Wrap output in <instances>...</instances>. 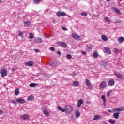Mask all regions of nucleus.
Instances as JSON below:
<instances>
[{
  "label": "nucleus",
  "instance_id": "f257e3e1",
  "mask_svg": "<svg viewBox=\"0 0 124 124\" xmlns=\"http://www.w3.org/2000/svg\"><path fill=\"white\" fill-rule=\"evenodd\" d=\"M73 111V108L71 105H67L65 108V112L66 114H70Z\"/></svg>",
  "mask_w": 124,
  "mask_h": 124
},
{
  "label": "nucleus",
  "instance_id": "4c0bfd02",
  "mask_svg": "<svg viewBox=\"0 0 124 124\" xmlns=\"http://www.w3.org/2000/svg\"><path fill=\"white\" fill-rule=\"evenodd\" d=\"M81 15H82V16H84V17H86L88 16V14H87L86 13H81Z\"/></svg>",
  "mask_w": 124,
  "mask_h": 124
},
{
  "label": "nucleus",
  "instance_id": "b1692460",
  "mask_svg": "<svg viewBox=\"0 0 124 124\" xmlns=\"http://www.w3.org/2000/svg\"><path fill=\"white\" fill-rule=\"evenodd\" d=\"M58 110H59V111H61V112H62V113L65 112V108H63L61 106L58 107Z\"/></svg>",
  "mask_w": 124,
  "mask_h": 124
},
{
  "label": "nucleus",
  "instance_id": "09e8293b",
  "mask_svg": "<svg viewBox=\"0 0 124 124\" xmlns=\"http://www.w3.org/2000/svg\"><path fill=\"white\" fill-rule=\"evenodd\" d=\"M72 76L73 77H75V76H76V74L75 73H73Z\"/></svg>",
  "mask_w": 124,
  "mask_h": 124
},
{
  "label": "nucleus",
  "instance_id": "a211bd4d",
  "mask_svg": "<svg viewBox=\"0 0 124 124\" xmlns=\"http://www.w3.org/2000/svg\"><path fill=\"white\" fill-rule=\"evenodd\" d=\"M28 101H32V100H34V96L33 95H30L27 98Z\"/></svg>",
  "mask_w": 124,
  "mask_h": 124
},
{
  "label": "nucleus",
  "instance_id": "6e6d98bb",
  "mask_svg": "<svg viewBox=\"0 0 124 124\" xmlns=\"http://www.w3.org/2000/svg\"><path fill=\"white\" fill-rule=\"evenodd\" d=\"M103 105L105 106H106V104H105V102H104V103H103Z\"/></svg>",
  "mask_w": 124,
  "mask_h": 124
},
{
  "label": "nucleus",
  "instance_id": "4d7b16f0",
  "mask_svg": "<svg viewBox=\"0 0 124 124\" xmlns=\"http://www.w3.org/2000/svg\"><path fill=\"white\" fill-rule=\"evenodd\" d=\"M111 0H107V1H110Z\"/></svg>",
  "mask_w": 124,
  "mask_h": 124
},
{
  "label": "nucleus",
  "instance_id": "4be33fe9",
  "mask_svg": "<svg viewBox=\"0 0 124 124\" xmlns=\"http://www.w3.org/2000/svg\"><path fill=\"white\" fill-rule=\"evenodd\" d=\"M60 44L61 46L63 47V48H66V47H67L66 44L64 42H60Z\"/></svg>",
  "mask_w": 124,
  "mask_h": 124
},
{
  "label": "nucleus",
  "instance_id": "9d476101",
  "mask_svg": "<svg viewBox=\"0 0 124 124\" xmlns=\"http://www.w3.org/2000/svg\"><path fill=\"white\" fill-rule=\"evenodd\" d=\"M115 75H116V77L117 78H119V79H123L124 78V77H123V75L120 74V73L118 72H115L114 73Z\"/></svg>",
  "mask_w": 124,
  "mask_h": 124
},
{
  "label": "nucleus",
  "instance_id": "72a5a7b5",
  "mask_svg": "<svg viewBox=\"0 0 124 124\" xmlns=\"http://www.w3.org/2000/svg\"><path fill=\"white\" fill-rule=\"evenodd\" d=\"M37 84H35V83H31L30 84H29V86L31 87V88H33L34 87H35L36 86H37Z\"/></svg>",
  "mask_w": 124,
  "mask_h": 124
},
{
  "label": "nucleus",
  "instance_id": "7c9ffc66",
  "mask_svg": "<svg viewBox=\"0 0 124 124\" xmlns=\"http://www.w3.org/2000/svg\"><path fill=\"white\" fill-rule=\"evenodd\" d=\"M18 35H19L21 37H24V33L21 31H18Z\"/></svg>",
  "mask_w": 124,
  "mask_h": 124
},
{
  "label": "nucleus",
  "instance_id": "20e7f679",
  "mask_svg": "<svg viewBox=\"0 0 124 124\" xmlns=\"http://www.w3.org/2000/svg\"><path fill=\"white\" fill-rule=\"evenodd\" d=\"M86 85L87 87H88V89H89V90H92V89H93L92 83H91V82H90V80L89 79L86 80Z\"/></svg>",
  "mask_w": 124,
  "mask_h": 124
},
{
  "label": "nucleus",
  "instance_id": "c9c22d12",
  "mask_svg": "<svg viewBox=\"0 0 124 124\" xmlns=\"http://www.w3.org/2000/svg\"><path fill=\"white\" fill-rule=\"evenodd\" d=\"M29 35L31 39H32L34 37L32 33H30Z\"/></svg>",
  "mask_w": 124,
  "mask_h": 124
},
{
  "label": "nucleus",
  "instance_id": "a19ab883",
  "mask_svg": "<svg viewBox=\"0 0 124 124\" xmlns=\"http://www.w3.org/2000/svg\"><path fill=\"white\" fill-rule=\"evenodd\" d=\"M35 52L36 53H39V52H40V50H39V49H35Z\"/></svg>",
  "mask_w": 124,
  "mask_h": 124
},
{
  "label": "nucleus",
  "instance_id": "bf43d9fd",
  "mask_svg": "<svg viewBox=\"0 0 124 124\" xmlns=\"http://www.w3.org/2000/svg\"><path fill=\"white\" fill-rule=\"evenodd\" d=\"M1 2H2V1H0V3H1Z\"/></svg>",
  "mask_w": 124,
  "mask_h": 124
},
{
  "label": "nucleus",
  "instance_id": "3c124183",
  "mask_svg": "<svg viewBox=\"0 0 124 124\" xmlns=\"http://www.w3.org/2000/svg\"><path fill=\"white\" fill-rule=\"evenodd\" d=\"M15 70H16V68H13L12 69V71H15Z\"/></svg>",
  "mask_w": 124,
  "mask_h": 124
},
{
  "label": "nucleus",
  "instance_id": "79ce46f5",
  "mask_svg": "<svg viewBox=\"0 0 124 124\" xmlns=\"http://www.w3.org/2000/svg\"><path fill=\"white\" fill-rule=\"evenodd\" d=\"M62 28L64 31H67V28L64 27V26H62Z\"/></svg>",
  "mask_w": 124,
  "mask_h": 124
},
{
  "label": "nucleus",
  "instance_id": "864d4df0",
  "mask_svg": "<svg viewBox=\"0 0 124 124\" xmlns=\"http://www.w3.org/2000/svg\"><path fill=\"white\" fill-rule=\"evenodd\" d=\"M52 22L53 23V24H56V21L55 20H53Z\"/></svg>",
  "mask_w": 124,
  "mask_h": 124
},
{
  "label": "nucleus",
  "instance_id": "6ab92c4d",
  "mask_svg": "<svg viewBox=\"0 0 124 124\" xmlns=\"http://www.w3.org/2000/svg\"><path fill=\"white\" fill-rule=\"evenodd\" d=\"M20 94V89L18 88H16L15 91V95H19Z\"/></svg>",
  "mask_w": 124,
  "mask_h": 124
},
{
  "label": "nucleus",
  "instance_id": "5701e85b",
  "mask_svg": "<svg viewBox=\"0 0 124 124\" xmlns=\"http://www.w3.org/2000/svg\"><path fill=\"white\" fill-rule=\"evenodd\" d=\"M99 119H101V116H100V115H96L94 116L93 120V121H96V120H98Z\"/></svg>",
  "mask_w": 124,
  "mask_h": 124
},
{
  "label": "nucleus",
  "instance_id": "de8ad7c7",
  "mask_svg": "<svg viewBox=\"0 0 124 124\" xmlns=\"http://www.w3.org/2000/svg\"><path fill=\"white\" fill-rule=\"evenodd\" d=\"M0 114L1 115L3 114V111L2 110H1V109H0Z\"/></svg>",
  "mask_w": 124,
  "mask_h": 124
},
{
  "label": "nucleus",
  "instance_id": "2f4dec72",
  "mask_svg": "<svg viewBox=\"0 0 124 124\" xmlns=\"http://www.w3.org/2000/svg\"><path fill=\"white\" fill-rule=\"evenodd\" d=\"M108 122L109 123H110V124H115L116 123V121L114 119H109L108 120Z\"/></svg>",
  "mask_w": 124,
  "mask_h": 124
},
{
  "label": "nucleus",
  "instance_id": "412c9836",
  "mask_svg": "<svg viewBox=\"0 0 124 124\" xmlns=\"http://www.w3.org/2000/svg\"><path fill=\"white\" fill-rule=\"evenodd\" d=\"M73 84L75 87H79V86H80V83L78 81H74Z\"/></svg>",
  "mask_w": 124,
  "mask_h": 124
},
{
  "label": "nucleus",
  "instance_id": "a878e982",
  "mask_svg": "<svg viewBox=\"0 0 124 124\" xmlns=\"http://www.w3.org/2000/svg\"><path fill=\"white\" fill-rule=\"evenodd\" d=\"M101 37L103 41H107L108 40V37L105 35H102Z\"/></svg>",
  "mask_w": 124,
  "mask_h": 124
},
{
  "label": "nucleus",
  "instance_id": "39448f33",
  "mask_svg": "<svg viewBox=\"0 0 124 124\" xmlns=\"http://www.w3.org/2000/svg\"><path fill=\"white\" fill-rule=\"evenodd\" d=\"M113 110L114 112H123V111L124 110V108L123 107H120L118 108H114Z\"/></svg>",
  "mask_w": 124,
  "mask_h": 124
},
{
  "label": "nucleus",
  "instance_id": "c85d7f7f",
  "mask_svg": "<svg viewBox=\"0 0 124 124\" xmlns=\"http://www.w3.org/2000/svg\"><path fill=\"white\" fill-rule=\"evenodd\" d=\"M75 115H76V118H79L80 117V111H79V110L76 111Z\"/></svg>",
  "mask_w": 124,
  "mask_h": 124
},
{
  "label": "nucleus",
  "instance_id": "6e6552de",
  "mask_svg": "<svg viewBox=\"0 0 124 124\" xmlns=\"http://www.w3.org/2000/svg\"><path fill=\"white\" fill-rule=\"evenodd\" d=\"M34 42L35 43H36L37 44H38L39 43H42V39L41 38H35L34 39Z\"/></svg>",
  "mask_w": 124,
  "mask_h": 124
},
{
  "label": "nucleus",
  "instance_id": "423d86ee",
  "mask_svg": "<svg viewBox=\"0 0 124 124\" xmlns=\"http://www.w3.org/2000/svg\"><path fill=\"white\" fill-rule=\"evenodd\" d=\"M65 15H66V14L64 12H61L59 11L57 13V16L58 17H64Z\"/></svg>",
  "mask_w": 124,
  "mask_h": 124
},
{
  "label": "nucleus",
  "instance_id": "4468645a",
  "mask_svg": "<svg viewBox=\"0 0 124 124\" xmlns=\"http://www.w3.org/2000/svg\"><path fill=\"white\" fill-rule=\"evenodd\" d=\"M93 56L94 59L98 58V52L97 50H94L93 52Z\"/></svg>",
  "mask_w": 124,
  "mask_h": 124
},
{
  "label": "nucleus",
  "instance_id": "dca6fc26",
  "mask_svg": "<svg viewBox=\"0 0 124 124\" xmlns=\"http://www.w3.org/2000/svg\"><path fill=\"white\" fill-rule=\"evenodd\" d=\"M104 49L106 50L107 53L108 54V55H111V49H110L109 47H108L107 46H105L104 47Z\"/></svg>",
  "mask_w": 124,
  "mask_h": 124
},
{
  "label": "nucleus",
  "instance_id": "f704fd0d",
  "mask_svg": "<svg viewBox=\"0 0 124 124\" xmlns=\"http://www.w3.org/2000/svg\"><path fill=\"white\" fill-rule=\"evenodd\" d=\"M67 59H68V60H71V59H72V56L70 54H67L66 55Z\"/></svg>",
  "mask_w": 124,
  "mask_h": 124
},
{
  "label": "nucleus",
  "instance_id": "603ef678",
  "mask_svg": "<svg viewBox=\"0 0 124 124\" xmlns=\"http://www.w3.org/2000/svg\"><path fill=\"white\" fill-rule=\"evenodd\" d=\"M108 112H109V113H111V112H112V110L108 109Z\"/></svg>",
  "mask_w": 124,
  "mask_h": 124
},
{
  "label": "nucleus",
  "instance_id": "c756f323",
  "mask_svg": "<svg viewBox=\"0 0 124 124\" xmlns=\"http://www.w3.org/2000/svg\"><path fill=\"white\" fill-rule=\"evenodd\" d=\"M86 49L87 50H92L93 49V46L90 45H86Z\"/></svg>",
  "mask_w": 124,
  "mask_h": 124
},
{
  "label": "nucleus",
  "instance_id": "c03bdc74",
  "mask_svg": "<svg viewBox=\"0 0 124 124\" xmlns=\"http://www.w3.org/2000/svg\"><path fill=\"white\" fill-rule=\"evenodd\" d=\"M50 50H51V51H55V47H51L50 48Z\"/></svg>",
  "mask_w": 124,
  "mask_h": 124
},
{
  "label": "nucleus",
  "instance_id": "f8f14e48",
  "mask_svg": "<svg viewBox=\"0 0 124 124\" xmlns=\"http://www.w3.org/2000/svg\"><path fill=\"white\" fill-rule=\"evenodd\" d=\"M84 103V101L82 99H79L77 102V107L78 108H79V107H81V106L82 104Z\"/></svg>",
  "mask_w": 124,
  "mask_h": 124
},
{
  "label": "nucleus",
  "instance_id": "f3484780",
  "mask_svg": "<svg viewBox=\"0 0 124 124\" xmlns=\"http://www.w3.org/2000/svg\"><path fill=\"white\" fill-rule=\"evenodd\" d=\"M108 84L109 86H114L115 85V80L111 79L108 82Z\"/></svg>",
  "mask_w": 124,
  "mask_h": 124
},
{
  "label": "nucleus",
  "instance_id": "8fccbe9b",
  "mask_svg": "<svg viewBox=\"0 0 124 124\" xmlns=\"http://www.w3.org/2000/svg\"><path fill=\"white\" fill-rule=\"evenodd\" d=\"M107 95L108 96H110V92H108L107 93Z\"/></svg>",
  "mask_w": 124,
  "mask_h": 124
},
{
  "label": "nucleus",
  "instance_id": "2eb2a0df",
  "mask_svg": "<svg viewBox=\"0 0 124 124\" xmlns=\"http://www.w3.org/2000/svg\"><path fill=\"white\" fill-rule=\"evenodd\" d=\"M16 101H17L18 103H21V104H23L25 103V100L21 98L16 99Z\"/></svg>",
  "mask_w": 124,
  "mask_h": 124
},
{
  "label": "nucleus",
  "instance_id": "58836bf2",
  "mask_svg": "<svg viewBox=\"0 0 124 124\" xmlns=\"http://www.w3.org/2000/svg\"><path fill=\"white\" fill-rule=\"evenodd\" d=\"M40 1H41V0H34V3H37L39 2Z\"/></svg>",
  "mask_w": 124,
  "mask_h": 124
},
{
  "label": "nucleus",
  "instance_id": "bb28decb",
  "mask_svg": "<svg viewBox=\"0 0 124 124\" xmlns=\"http://www.w3.org/2000/svg\"><path fill=\"white\" fill-rule=\"evenodd\" d=\"M24 26L30 27V26H31V22L30 21L24 22Z\"/></svg>",
  "mask_w": 124,
  "mask_h": 124
},
{
  "label": "nucleus",
  "instance_id": "49530a36",
  "mask_svg": "<svg viewBox=\"0 0 124 124\" xmlns=\"http://www.w3.org/2000/svg\"><path fill=\"white\" fill-rule=\"evenodd\" d=\"M82 54H83V55H87V52H86V51H82L81 52Z\"/></svg>",
  "mask_w": 124,
  "mask_h": 124
},
{
  "label": "nucleus",
  "instance_id": "e433bc0d",
  "mask_svg": "<svg viewBox=\"0 0 124 124\" xmlns=\"http://www.w3.org/2000/svg\"><path fill=\"white\" fill-rule=\"evenodd\" d=\"M101 98L103 100V102H106V99H105V95L101 96Z\"/></svg>",
  "mask_w": 124,
  "mask_h": 124
},
{
  "label": "nucleus",
  "instance_id": "ddd939ff",
  "mask_svg": "<svg viewBox=\"0 0 124 124\" xmlns=\"http://www.w3.org/2000/svg\"><path fill=\"white\" fill-rule=\"evenodd\" d=\"M34 62L32 61H29L25 63V65L27 66H33Z\"/></svg>",
  "mask_w": 124,
  "mask_h": 124
},
{
  "label": "nucleus",
  "instance_id": "5fc2aeb1",
  "mask_svg": "<svg viewBox=\"0 0 124 124\" xmlns=\"http://www.w3.org/2000/svg\"><path fill=\"white\" fill-rule=\"evenodd\" d=\"M103 124H107V123L105 122H103Z\"/></svg>",
  "mask_w": 124,
  "mask_h": 124
},
{
  "label": "nucleus",
  "instance_id": "9b49d317",
  "mask_svg": "<svg viewBox=\"0 0 124 124\" xmlns=\"http://www.w3.org/2000/svg\"><path fill=\"white\" fill-rule=\"evenodd\" d=\"M99 87L101 88V89H104L105 88H106V81H102L100 84Z\"/></svg>",
  "mask_w": 124,
  "mask_h": 124
},
{
  "label": "nucleus",
  "instance_id": "37998d69",
  "mask_svg": "<svg viewBox=\"0 0 124 124\" xmlns=\"http://www.w3.org/2000/svg\"><path fill=\"white\" fill-rule=\"evenodd\" d=\"M57 54L58 55H59V56H61V51L58 50V51H57Z\"/></svg>",
  "mask_w": 124,
  "mask_h": 124
},
{
  "label": "nucleus",
  "instance_id": "aec40b11",
  "mask_svg": "<svg viewBox=\"0 0 124 124\" xmlns=\"http://www.w3.org/2000/svg\"><path fill=\"white\" fill-rule=\"evenodd\" d=\"M117 40L119 43H123V41H124V38L123 37H120L118 38Z\"/></svg>",
  "mask_w": 124,
  "mask_h": 124
},
{
  "label": "nucleus",
  "instance_id": "f03ea898",
  "mask_svg": "<svg viewBox=\"0 0 124 124\" xmlns=\"http://www.w3.org/2000/svg\"><path fill=\"white\" fill-rule=\"evenodd\" d=\"M0 74L1 75V77H4V76H7V70L5 68L3 67L1 69Z\"/></svg>",
  "mask_w": 124,
  "mask_h": 124
},
{
  "label": "nucleus",
  "instance_id": "1a4fd4ad",
  "mask_svg": "<svg viewBox=\"0 0 124 124\" xmlns=\"http://www.w3.org/2000/svg\"><path fill=\"white\" fill-rule=\"evenodd\" d=\"M43 113L45 116L46 117H49L50 116V113L48 112V110L46 108H44L42 109Z\"/></svg>",
  "mask_w": 124,
  "mask_h": 124
},
{
  "label": "nucleus",
  "instance_id": "ea45409f",
  "mask_svg": "<svg viewBox=\"0 0 124 124\" xmlns=\"http://www.w3.org/2000/svg\"><path fill=\"white\" fill-rule=\"evenodd\" d=\"M11 103H13V104H17V103H16V101H15V100H12L11 101Z\"/></svg>",
  "mask_w": 124,
  "mask_h": 124
},
{
  "label": "nucleus",
  "instance_id": "473e14b6",
  "mask_svg": "<svg viewBox=\"0 0 124 124\" xmlns=\"http://www.w3.org/2000/svg\"><path fill=\"white\" fill-rule=\"evenodd\" d=\"M104 21H105V22H107V23L110 22V20H109V17H105L104 19Z\"/></svg>",
  "mask_w": 124,
  "mask_h": 124
},
{
  "label": "nucleus",
  "instance_id": "7ed1b4c3",
  "mask_svg": "<svg viewBox=\"0 0 124 124\" xmlns=\"http://www.w3.org/2000/svg\"><path fill=\"white\" fill-rule=\"evenodd\" d=\"M30 119V116L28 114H23L20 116V120L22 121H28Z\"/></svg>",
  "mask_w": 124,
  "mask_h": 124
},
{
  "label": "nucleus",
  "instance_id": "0eeeda50",
  "mask_svg": "<svg viewBox=\"0 0 124 124\" xmlns=\"http://www.w3.org/2000/svg\"><path fill=\"white\" fill-rule=\"evenodd\" d=\"M72 37L74 38V39H78V40H81V37L80 36H78V35L73 33L72 35Z\"/></svg>",
  "mask_w": 124,
  "mask_h": 124
},
{
  "label": "nucleus",
  "instance_id": "13d9d810",
  "mask_svg": "<svg viewBox=\"0 0 124 124\" xmlns=\"http://www.w3.org/2000/svg\"><path fill=\"white\" fill-rule=\"evenodd\" d=\"M50 64H51V65H53V63H51Z\"/></svg>",
  "mask_w": 124,
  "mask_h": 124
},
{
  "label": "nucleus",
  "instance_id": "393cba45",
  "mask_svg": "<svg viewBox=\"0 0 124 124\" xmlns=\"http://www.w3.org/2000/svg\"><path fill=\"white\" fill-rule=\"evenodd\" d=\"M120 114L119 112H116L113 114V117L115 119H119V114Z\"/></svg>",
  "mask_w": 124,
  "mask_h": 124
},
{
  "label": "nucleus",
  "instance_id": "cd10ccee",
  "mask_svg": "<svg viewBox=\"0 0 124 124\" xmlns=\"http://www.w3.org/2000/svg\"><path fill=\"white\" fill-rule=\"evenodd\" d=\"M113 9L114 10V11H115V12H117V14H118L119 15H121V14H122L121 13V12H120V11L119 10V9H118V8H113Z\"/></svg>",
  "mask_w": 124,
  "mask_h": 124
},
{
  "label": "nucleus",
  "instance_id": "a18cd8bd",
  "mask_svg": "<svg viewBox=\"0 0 124 124\" xmlns=\"http://www.w3.org/2000/svg\"><path fill=\"white\" fill-rule=\"evenodd\" d=\"M114 51L115 53H118V52H119V49H118L117 48H115Z\"/></svg>",
  "mask_w": 124,
  "mask_h": 124
}]
</instances>
